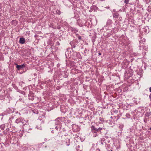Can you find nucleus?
Here are the masks:
<instances>
[{
    "mask_svg": "<svg viewBox=\"0 0 151 151\" xmlns=\"http://www.w3.org/2000/svg\"><path fill=\"white\" fill-rule=\"evenodd\" d=\"M26 66H27V65L26 64H22L19 65H17L16 66V68L17 70H21L26 67Z\"/></svg>",
    "mask_w": 151,
    "mask_h": 151,
    "instance_id": "f257e3e1",
    "label": "nucleus"
},
{
    "mask_svg": "<svg viewBox=\"0 0 151 151\" xmlns=\"http://www.w3.org/2000/svg\"><path fill=\"white\" fill-rule=\"evenodd\" d=\"M91 131L93 133H96L98 132L97 128H96L95 127L92 125L91 127Z\"/></svg>",
    "mask_w": 151,
    "mask_h": 151,
    "instance_id": "f03ea898",
    "label": "nucleus"
},
{
    "mask_svg": "<svg viewBox=\"0 0 151 151\" xmlns=\"http://www.w3.org/2000/svg\"><path fill=\"white\" fill-rule=\"evenodd\" d=\"M73 56L75 58H76H76H79L80 56V54L78 52H74V53L73 54Z\"/></svg>",
    "mask_w": 151,
    "mask_h": 151,
    "instance_id": "7ed1b4c3",
    "label": "nucleus"
},
{
    "mask_svg": "<svg viewBox=\"0 0 151 151\" xmlns=\"http://www.w3.org/2000/svg\"><path fill=\"white\" fill-rule=\"evenodd\" d=\"M25 39L23 37L20 38L19 40V43L21 44H23L25 43Z\"/></svg>",
    "mask_w": 151,
    "mask_h": 151,
    "instance_id": "20e7f679",
    "label": "nucleus"
},
{
    "mask_svg": "<svg viewBox=\"0 0 151 151\" xmlns=\"http://www.w3.org/2000/svg\"><path fill=\"white\" fill-rule=\"evenodd\" d=\"M112 22L111 19H108L106 26H110L112 24Z\"/></svg>",
    "mask_w": 151,
    "mask_h": 151,
    "instance_id": "39448f33",
    "label": "nucleus"
},
{
    "mask_svg": "<svg viewBox=\"0 0 151 151\" xmlns=\"http://www.w3.org/2000/svg\"><path fill=\"white\" fill-rule=\"evenodd\" d=\"M21 122L22 124H23L24 123L20 118L17 119L15 121V122L17 124H18Z\"/></svg>",
    "mask_w": 151,
    "mask_h": 151,
    "instance_id": "423d86ee",
    "label": "nucleus"
},
{
    "mask_svg": "<svg viewBox=\"0 0 151 151\" xmlns=\"http://www.w3.org/2000/svg\"><path fill=\"white\" fill-rule=\"evenodd\" d=\"M63 137L64 138L66 139V141H70V137L68 135H65Z\"/></svg>",
    "mask_w": 151,
    "mask_h": 151,
    "instance_id": "0eeeda50",
    "label": "nucleus"
},
{
    "mask_svg": "<svg viewBox=\"0 0 151 151\" xmlns=\"http://www.w3.org/2000/svg\"><path fill=\"white\" fill-rule=\"evenodd\" d=\"M147 29H148L147 27H145V28H143L142 32H144L145 33H147L148 32Z\"/></svg>",
    "mask_w": 151,
    "mask_h": 151,
    "instance_id": "6e6552de",
    "label": "nucleus"
},
{
    "mask_svg": "<svg viewBox=\"0 0 151 151\" xmlns=\"http://www.w3.org/2000/svg\"><path fill=\"white\" fill-rule=\"evenodd\" d=\"M119 14L117 13H116L114 14L113 17L115 18H117L118 17Z\"/></svg>",
    "mask_w": 151,
    "mask_h": 151,
    "instance_id": "1a4fd4ad",
    "label": "nucleus"
},
{
    "mask_svg": "<svg viewBox=\"0 0 151 151\" xmlns=\"http://www.w3.org/2000/svg\"><path fill=\"white\" fill-rule=\"evenodd\" d=\"M5 124H3L0 126V128L2 130H4L5 128Z\"/></svg>",
    "mask_w": 151,
    "mask_h": 151,
    "instance_id": "9d476101",
    "label": "nucleus"
},
{
    "mask_svg": "<svg viewBox=\"0 0 151 151\" xmlns=\"http://www.w3.org/2000/svg\"><path fill=\"white\" fill-rule=\"evenodd\" d=\"M124 126L123 124H119V128L122 129L123 127H124Z\"/></svg>",
    "mask_w": 151,
    "mask_h": 151,
    "instance_id": "9b49d317",
    "label": "nucleus"
},
{
    "mask_svg": "<svg viewBox=\"0 0 151 151\" xmlns=\"http://www.w3.org/2000/svg\"><path fill=\"white\" fill-rule=\"evenodd\" d=\"M27 51V53L26 54V56H28L29 55H30L29 54V52L30 51H29V50H25L24 51V52H25V51Z\"/></svg>",
    "mask_w": 151,
    "mask_h": 151,
    "instance_id": "f8f14e48",
    "label": "nucleus"
},
{
    "mask_svg": "<svg viewBox=\"0 0 151 151\" xmlns=\"http://www.w3.org/2000/svg\"><path fill=\"white\" fill-rule=\"evenodd\" d=\"M126 116L128 118H129L130 117V115H129V113H128L126 114Z\"/></svg>",
    "mask_w": 151,
    "mask_h": 151,
    "instance_id": "ddd939ff",
    "label": "nucleus"
},
{
    "mask_svg": "<svg viewBox=\"0 0 151 151\" xmlns=\"http://www.w3.org/2000/svg\"><path fill=\"white\" fill-rule=\"evenodd\" d=\"M3 133L5 134H6L9 133L8 132H7L6 130H5L3 131Z\"/></svg>",
    "mask_w": 151,
    "mask_h": 151,
    "instance_id": "4468645a",
    "label": "nucleus"
},
{
    "mask_svg": "<svg viewBox=\"0 0 151 151\" xmlns=\"http://www.w3.org/2000/svg\"><path fill=\"white\" fill-rule=\"evenodd\" d=\"M129 0H125L124 2L126 4H128L129 2Z\"/></svg>",
    "mask_w": 151,
    "mask_h": 151,
    "instance_id": "2eb2a0df",
    "label": "nucleus"
},
{
    "mask_svg": "<svg viewBox=\"0 0 151 151\" xmlns=\"http://www.w3.org/2000/svg\"><path fill=\"white\" fill-rule=\"evenodd\" d=\"M50 139H48L47 138H45L44 139V141H48L50 140Z\"/></svg>",
    "mask_w": 151,
    "mask_h": 151,
    "instance_id": "dca6fc26",
    "label": "nucleus"
},
{
    "mask_svg": "<svg viewBox=\"0 0 151 151\" xmlns=\"http://www.w3.org/2000/svg\"><path fill=\"white\" fill-rule=\"evenodd\" d=\"M102 129V128H100V127L99 128H98L97 129L98 132V131L101 130Z\"/></svg>",
    "mask_w": 151,
    "mask_h": 151,
    "instance_id": "f3484780",
    "label": "nucleus"
},
{
    "mask_svg": "<svg viewBox=\"0 0 151 151\" xmlns=\"http://www.w3.org/2000/svg\"><path fill=\"white\" fill-rule=\"evenodd\" d=\"M78 40H81V37L80 36H78Z\"/></svg>",
    "mask_w": 151,
    "mask_h": 151,
    "instance_id": "a211bd4d",
    "label": "nucleus"
},
{
    "mask_svg": "<svg viewBox=\"0 0 151 151\" xmlns=\"http://www.w3.org/2000/svg\"><path fill=\"white\" fill-rule=\"evenodd\" d=\"M9 129L8 128H7L6 130V132H8L9 133Z\"/></svg>",
    "mask_w": 151,
    "mask_h": 151,
    "instance_id": "6ab92c4d",
    "label": "nucleus"
},
{
    "mask_svg": "<svg viewBox=\"0 0 151 151\" xmlns=\"http://www.w3.org/2000/svg\"><path fill=\"white\" fill-rule=\"evenodd\" d=\"M57 14H60V11H58V12L57 11Z\"/></svg>",
    "mask_w": 151,
    "mask_h": 151,
    "instance_id": "aec40b11",
    "label": "nucleus"
},
{
    "mask_svg": "<svg viewBox=\"0 0 151 151\" xmlns=\"http://www.w3.org/2000/svg\"><path fill=\"white\" fill-rule=\"evenodd\" d=\"M55 129L56 130H58V126H56V127H55Z\"/></svg>",
    "mask_w": 151,
    "mask_h": 151,
    "instance_id": "412c9836",
    "label": "nucleus"
},
{
    "mask_svg": "<svg viewBox=\"0 0 151 151\" xmlns=\"http://www.w3.org/2000/svg\"><path fill=\"white\" fill-rule=\"evenodd\" d=\"M149 97L150 99V100L151 101V94L149 95Z\"/></svg>",
    "mask_w": 151,
    "mask_h": 151,
    "instance_id": "4be33fe9",
    "label": "nucleus"
},
{
    "mask_svg": "<svg viewBox=\"0 0 151 151\" xmlns=\"http://www.w3.org/2000/svg\"><path fill=\"white\" fill-rule=\"evenodd\" d=\"M56 44H57V45H59V42H56Z\"/></svg>",
    "mask_w": 151,
    "mask_h": 151,
    "instance_id": "5701e85b",
    "label": "nucleus"
},
{
    "mask_svg": "<svg viewBox=\"0 0 151 151\" xmlns=\"http://www.w3.org/2000/svg\"><path fill=\"white\" fill-rule=\"evenodd\" d=\"M72 47L73 48H75V45H73L72 46Z\"/></svg>",
    "mask_w": 151,
    "mask_h": 151,
    "instance_id": "b1692460",
    "label": "nucleus"
},
{
    "mask_svg": "<svg viewBox=\"0 0 151 151\" xmlns=\"http://www.w3.org/2000/svg\"><path fill=\"white\" fill-rule=\"evenodd\" d=\"M106 9H109L110 7L109 6H108L107 7H106Z\"/></svg>",
    "mask_w": 151,
    "mask_h": 151,
    "instance_id": "393cba45",
    "label": "nucleus"
},
{
    "mask_svg": "<svg viewBox=\"0 0 151 151\" xmlns=\"http://www.w3.org/2000/svg\"><path fill=\"white\" fill-rule=\"evenodd\" d=\"M150 91L151 92V87H150Z\"/></svg>",
    "mask_w": 151,
    "mask_h": 151,
    "instance_id": "a878e982",
    "label": "nucleus"
},
{
    "mask_svg": "<svg viewBox=\"0 0 151 151\" xmlns=\"http://www.w3.org/2000/svg\"><path fill=\"white\" fill-rule=\"evenodd\" d=\"M98 54L99 55H101V53L100 52H99Z\"/></svg>",
    "mask_w": 151,
    "mask_h": 151,
    "instance_id": "bb28decb",
    "label": "nucleus"
},
{
    "mask_svg": "<svg viewBox=\"0 0 151 151\" xmlns=\"http://www.w3.org/2000/svg\"><path fill=\"white\" fill-rule=\"evenodd\" d=\"M21 83H23L22 82H20V83H19V84H20Z\"/></svg>",
    "mask_w": 151,
    "mask_h": 151,
    "instance_id": "cd10ccee",
    "label": "nucleus"
},
{
    "mask_svg": "<svg viewBox=\"0 0 151 151\" xmlns=\"http://www.w3.org/2000/svg\"><path fill=\"white\" fill-rule=\"evenodd\" d=\"M115 112H116V113H117L118 112V111H115Z\"/></svg>",
    "mask_w": 151,
    "mask_h": 151,
    "instance_id": "c85d7f7f",
    "label": "nucleus"
},
{
    "mask_svg": "<svg viewBox=\"0 0 151 151\" xmlns=\"http://www.w3.org/2000/svg\"><path fill=\"white\" fill-rule=\"evenodd\" d=\"M115 112H116V113H117L118 112V111H115Z\"/></svg>",
    "mask_w": 151,
    "mask_h": 151,
    "instance_id": "c756f323",
    "label": "nucleus"
},
{
    "mask_svg": "<svg viewBox=\"0 0 151 151\" xmlns=\"http://www.w3.org/2000/svg\"><path fill=\"white\" fill-rule=\"evenodd\" d=\"M148 129L151 130V127L149 128Z\"/></svg>",
    "mask_w": 151,
    "mask_h": 151,
    "instance_id": "7c9ffc66",
    "label": "nucleus"
},
{
    "mask_svg": "<svg viewBox=\"0 0 151 151\" xmlns=\"http://www.w3.org/2000/svg\"><path fill=\"white\" fill-rule=\"evenodd\" d=\"M2 144L3 145H4V143L3 142H2Z\"/></svg>",
    "mask_w": 151,
    "mask_h": 151,
    "instance_id": "2f4dec72",
    "label": "nucleus"
},
{
    "mask_svg": "<svg viewBox=\"0 0 151 151\" xmlns=\"http://www.w3.org/2000/svg\"><path fill=\"white\" fill-rule=\"evenodd\" d=\"M25 125V124H24L23 125L24 126Z\"/></svg>",
    "mask_w": 151,
    "mask_h": 151,
    "instance_id": "473e14b6",
    "label": "nucleus"
}]
</instances>
